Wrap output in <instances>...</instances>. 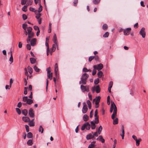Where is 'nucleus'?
<instances>
[{
	"label": "nucleus",
	"mask_w": 148,
	"mask_h": 148,
	"mask_svg": "<svg viewBox=\"0 0 148 148\" xmlns=\"http://www.w3.org/2000/svg\"><path fill=\"white\" fill-rule=\"evenodd\" d=\"M85 124L86 125L85 127L86 129L87 130H89L90 127V125L89 123L87 122L85 123Z\"/></svg>",
	"instance_id": "nucleus-14"
},
{
	"label": "nucleus",
	"mask_w": 148,
	"mask_h": 148,
	"mask_svg": "<svg viewBox=\"0 0 148 148\" xmlns=\"http://www.w3.org/2000/svg\"><path fill=\"white\" fill-rule=\"evenodd\" d=\"M85 125H86L85 124V123H84L82 126L81 129L82 130H84V129L86 128Z\"/></svg>",
	"instance_id": "nucleus-56"
},
{
	"label": "nucleus",
	"mask_w": 148,
	"mask_h": 148,
	"mask_svg": "<svg viewBox=\"0 0 148 148\" xmlns=\"http://www.w3.org/2000/svg\"><path fill=\"white\" fill-rule=\"evenodd\" d=\"M95 123V122H94L93 121L90 122L91 127L92 130H94L95 128L96 125Z\"/></svg>",
	"instance_id": "nucleus-16"
},
{
	"label": "nucleus",
	"mask_w": 148,
	"mask_h": 148,
	"mask_svg": "<svg viewBox=\"0 0 148 148\" xmlns=\"http://www.w3.org/2000/svg\"><path fill=\"white\" fill-rule=\"evenodd\" d=\"M47 73H51V68L50 67H49L47 68Z\"/></svg>",
	"instance_id": "nucleus-57"
},
{
	"label": "nucleus",
	"mask_w": 148,
	"mask_h": 148,
	"mask_svg": "<svg viewBox=\"0 0 148 148\" xmlns=\"http://www.w3.org/2000/svg\"><path fill=\"white\" fill-rule=\"evenodd\" d=\"M45 45L47 47V50H49V44L48 43H47L46 41V42H45Z\"/></svg>",
	"instance_id": "nucleus-55"
},
{
	"label": "nucleus",
	"mask_w": 148,
	"mask_h": 148,
	"mask_svg": "<svg viewBox=\"0 0 148 148\" xmlns=\"http://www.w3.org/2000/svg\"><path fill=\"white\" fill-rule=\"evenodd\" d=\"M95 123H98L99 122V117H95Z\"/></svg>",
	"instance_id": "nucleus-45"
},
{
	"label": "nucleus",
	"mask_w": 148,
	"mask_h": 148,
	"mask_svg": "<svg viewBox=\"0 0 148 148\" xmlns=\"http://www.w3.org/2000/svg\"><path fill=\"white\" fill-rule=\"evenodd\" d=\"M34 29L36 30H38V31L40 30L39 28L37 26H34Z\"/></svg>",
	"instance_id": "nucleus-59"
},
{
	"label": "nucleus",
	"mask_w": 148,
	"mask_h": 148,
	"mask_svg": "<svg viewBox=\"0 0 148 148\" xmlns=\"http://www.w3.org/2000/svg\"><path fill=\"white\" fill-rule=\"evenodd\" d=\"M22 113L23 114L26 116L28 113V111L26 109H24L22 111Z\"/></svg>",
	"instance_id": "nucleus-20"
},
{
	"label": "nucleus",
	"mask_w": 148,
	"mask_h": 148,
	"mask_svg": "<svg viewBox=\"0 0 148 148\" xmlns=\"http://www.w3.org/2000/svg\"><path fill=\"white\" fill-rule=\"evenodd\" d=\"M39 132H41V133L42 134L43 133L44 129L41 126H40L38 129Z\"/></svg>",
	"instance_id": "nucleus-31"
},
{
	"label": "nucleus",
	"mask_w": 148,
	"mask_h": 148,
	"mask_svg": "<svg viewBox=\"0 0 148 148\" xmlns=\"http://www.w3.org/2000/svg\"><path fill=\"white\" fill-rule=\"evenodd\" d=\"M27 144L28 145L31 146L33 144V141L31 139L29 140L27 142Z\"/></svg>",
	"instance_id": "nucleus-21"
},
{
	"label": "nucleus",
	"mask_w": 148,
	"mask_h": 148,
	"mask_svg": "<svg viewBox=\"0 0 148 148\" xmlns=\"http://www.w3.org/2000/svg\"><path fill=\"white\" fill-rule=\"evenodd\" d=\"M113 110V113L111 116V118L112 119H114L115 117L116 116L117 109L114 102H111L110 110V112L112 113Z\"/></svg>",
	"instance_id": "nucleus-1"
},
{
	"label": "nucleus",
	"mask_w": 148,
	"mask_h": 148,
	"mask_svg": "<svg viewBox=\"0 0 148 148\" xmlns=\"http://www.w3.org/2000/svg\"><path fill=\"white\" fill-rule=\"evenodd\" d=\"M56 45L55 44L53 45V47L52 50H53V51H54L56 50Z\"/></svg>",
	"instance_id": "nucleus-54"
},
{
	"label": "nucleus",
	"mask_w": 148,
	"mask_h": 148,
	"mask_svg": "<svg viewBox=\"0 0 148 148\" xmlns=\"http://www.w3.org/2000/svg\"><path fill=\"white\" fill-rule=\"evenodd\" d=\"M141 140V138H139V139L136 140L135 141H136V145L137 146H138L140 144V142Z\"/></svg>",
	"instance_id": "nucleus-33"
},
{
	"label": "nucleus",
	"mask_w": 148,
	"mask_h": 148,
	"mask_svg": "<svg viewBox=\"0 0 148 148\" xmlns=\"http://www.w3.org/2000/svg\"><path fill=\"white\" fill-rule=\"evenodd\" d=\"M108 28V25L106 24H103V25L102 28L104 30Z\"/></svg>",
	"instance_id": "nucleus-39"
},
{
	"label": "nucleus",
	"mask_w": 148,
	"mask_h": 148,
	"mask_svg": "<svg viewBox=\"0 0 148 148\" xmlns=\"http://www.w3.org/2000/svg\"><path fill=\"white\" fill-rule=\"evenodd\" d=\"M131 30V28H127L124 29L123 31L124 34L125 35H128L129 34Z\"/></svg>",
	"instance_id": "nucleus-8"
},
{
	"label": "nucleus",
	"mask_w": 148,
	"mask_h": 148,
	"mask_svg": "<svg viewBox=\"0 0 148 148\" xmlns=\"http://www.w3.org/2000/svg\"><path fill=\"white\" fill-rule=\"evenodd\" d=\"M89 77L88 74L86 73H85L83 74L81 78V80L79 82V84H86L87 83V80Z\"/></svg>",
	"instance_id": "nucleus-2"
},
{
	"label": "nucleus",
	"mask_w": 148,
	"mask_h": 148,
	"mask_svg": "<svg viewBox=\"0 0 148 148\" xmlns=\"http://www.w3.org/2000/svg\"><path fill=\"white\" fill-rule=\"evenodd\" d=\"M39 5H40V7H39L38 11V13H40V12L42 11V7L40 3H39Z\"/></svg>",
	"instance_id": "nucleus-24"
},
{
	"label": "nucleus",
	"mask_w": 148,
	"mask_h": 148,
	"mask_svg": "<svg viewBox=\"0 0 148 148\" xmlns=\"http://www.w3.org/2000/svg\"><path fill=\"white\" fill-rule=\"evenodd\" d=\"M113 84V82L112 81H111L109 82V84L108 86V87L112 88Z\"/></svg>",
	"instance_id": "nucleus-48"
},
{
	"label": "nucleus",
	"mask_w": 148,
	"mask_h": 148,
	"mask_svg": "<svg viewBox=\"0 0 148 148\" xmlns=\"http://www.w3.org/2000/svg\"><path fill=\"white\" fill-rule=\"evenodd\" d=\"M34 69L36 72H39L40 71V69L38 68L36 66H34Z\"/></svg>",
	"instance_id": "nucleus-35"
},
{
	"label": "nucleus",
	"mask_w": 148,
	"mask_h": 148,
	"mask_svg": "<svg viewBox=\"0 0 148 148\" xmlns=\"http://www.w3.org/2000/svg\"><path fill=\"white\" fill-rule=\"evenodd\" d=\"M23 18L24 20H26L27 18V16L25 14H23L22 15Z\"/></svg>",
	"instance_id": "nucleus-49"
},
{
	"label": "nucleus",
	"mask_w": 148,
	"mask_h": 148,
	"mask_svg": "<svg viewBox=\"0 0 148 148\" xmlns=\"http://www.w3.org/2000/svg\"><path fill=\"white\" fill-rule=\"evenodd\" d=\"M78 0H75L73 1L74 5L75 6L77 5V3Z\"/></svg>",
	"instance_id": "nucleus-63"
},
{
	"label": "nucleus",
	"mask_w": 148,
	"mask_h": 148,
	"mask_svg": "<svg viewBox=\"0 0 148 148\" xmlns=\"http://www.w3.org/2000/svg\"><path fill=\"white\" fill-rule=\"evenodd\" d=\"M25 127L26 129V132H28L29 131V126L27 125H25Z\"/></svg>",
	"instance_id": "nucleus-50"
},
{
	"label": "nucleus",
	"mask_w": 148,
	"mask_h": 148,
	"mask_svg": "<svg viewBox=\"0 0 148 148\" xmlns=\"http://www.w3.org/2000/svg\"><path fill=\"white\" fill-rule=\"evenodd\" d=\"M27 68L28 71V72L30 74H31L32 73L33 71L32 68L30 67L29 66H28Z\"/></svg>",
	"instance_id": "nucleus-18"
},
{
	"label": "nucleus",
	"mask_w": 148,
	"mask_h": 148,
	"mask_svg": "<svg viewBox=\"0 0 148 148\" xmlns=\"http://www.w3.org/2000/svg\"><path fill=\"white\" fill-rule=\"evenodd\" d=\"M109 33L108 32H106L103 35V37L104 38L108 37V36Z\"/></svg>",
	"instance_id": "nucleus-44"
},
{
	"label": "nucleus",
	"mask_w": 148,
	"mask_h": 148,
	"mask_svg": "<svg viewBox=\"0 0 148 148\" xmlns=\"http://www.w3.org/2000/svg\"><path fill=\"white\" fill-rule=\"evenodd\" d=\"M27 2V0H21V4L22 5H25Z\"/></svg>",
	"instance_id": "nucleus-51"
},
{
	"label": "nucleus",
	"mask_w": 148,
	"mask_h": 148,
	"mask_svg": "<svg viewBox=\"0 0 148 148\" xmlns=\"http://www.w3.org/2000/svg\"><path fill=\"white\" fill-rule=\"evenodd\" d=\"M94 56H91L89 57V62H91L93 59H94Z\"/></svg>",
	"instance_id": "nucleus-53"
},
{
	"label": "nucleus",
	"mask_w": 148,
	"mask_h": 148,
	"mask_svg": "<svg viewBox=\"0 0 148 148\" xmlns=\"http://www.w3.org/2000/svg\"><path fill=\"white\" fill-rule=\"evenodd\" d=\"M94 83L95 84H98L99 82V78H97L95 79L94 80Z\"/></svg>",
	"instance_id": "nucleus-42"
},
{
	"label": "nucleus",
	"mask_w": 148,
	"mask_h": 148,
	"mask_svg": "<svg viewBox=\"0 0 148 148\" xmlns=\"http://www.w3.org/2000/svg\"><path fill=\"white\" fill-rule=\"evenodd\" d=\"M83 107L82 110V112L83 113H85L87 111L88 109L87 107V106L85 102H84L83 103Z\"/></svg>",
	"instance_id": "nucleus-7"
},
{
	"label": "nucleus",
	"mask_w": 148,
	"mask_h": 148,
	"mask_svg": "<svg viewBox=\"0 0 148 148\" xmlns=\"http://www.w3.org/2000/svg\"><path fill=\"white\" fill-rule=\"evenodd\" d=\"M95 146V145L94 144H91L89 145L88 148H93Z\"/></svg>",
	"instance_id": "nucleus-52"
},
{
	"label": "nucleus",
	"mask_w": 148,
	"mask_h": 148,
	"mask_svg": "<svg viewBox=\"0 0 148 148\" xmlns=\"http://www.w3.org/2000/svg\"><path fill=\"white\" fill-rule=\"evenodd\" d=\"M83 84L81 85L80 86V88L82 91V92H84L85 91L88 92L89 91V86L88 85H86L84 86Z\"/></svg>",
	"instance_id": "nucleus-3"
},
{
	"label": "nucleus",
	"mask_w": 148,
	"mask_h": 148,
	"mask_svg": "<svg viewBox=\"0 0 148 148\" xmlns=\"http://www.w3.org/2000/svg\"><path fill=\"white\" fill-rule=\"evenodd\" d=\"M33 103V100L31 99H28L27 102V103L29 105H31Z\"/></svg>",
	"instance_id": "nucleus-22"
},
{
	"label": "nucleus",
	"mask_w": 148,
	"mask_h": 148,
	"mask_svg": "<svg viewBox=\"0 0 148 148\" xmlns=\"http://www.w3.org/2000/svg\"><path fill=\"white\" fill-rule=\"evenodd\" d=\"M30 60L31 63L32 64H34L35 63L36 61V59L34 58H30Z\"/></svg>",
	"instance_id": "nucleus-23"
},
{
	"label": "nucleus",
	"mask_w": 148,
	"mask_h": 148,
	"mask_svg": "<svg viewBox=\"0 0 148 148\" xmlns=\"http://www.w3.org/2000/svg\"><path fill=\"white\" fill-rule=\"evenodd\" d=\"M100 0H93V3L94 4L97 5L100 2Z\"/></svg>",
	"instance_id": "nucleus-32"
},
{
	"label": "nucleus",
	"mask_w": 148,
	"mask_h": 148,
	"mask_svg": "<svg viewBox=\"0 0 148 148\" xmlns=\"http://www.w3.org/2000/svg\"><path fill=\"white\" fill-rule=\"evenodd\" d=\"M22 119L25 122H28L30 121L29 118L27 116H23L22 118Z\"/></svg>",
	"instance_id": "nucleus-10"
},
{
	"label": "nucleus",
	"mask_w": 148,
	"mask_h": 148,
	"mask_svg": "<svg viewBox=\"0 0 148 148\" xmlns=\"http://www.w3.org/2000/svg\"><path fill=\"white\" fill-rule=\"evenodd\" d=\"M118 123V118H116L115 119H114L113 124L114 125L117 124Z\"/></svg>",
	"instance_id": "nucleus-29"
},
{
	"label": "nucleus",
	"mask_w": 148,
	"mask_h": 148,
	"mask_svg": "<svg viewBox=\"0 0 148 148\" xmlns=\"http://www.w3.org/2000/svg\"><path fill=\"white\" fill-rule=\"evenodd\" d=\"M103 74V72L101 71H99L97 73V75L99 77L101 78V77Z\"/></svg>",
	"instance_id": "nucleus-25"
},
{
	"label": "nucleus",
	"mask_w": 148,
	"mask_h": 148,
	"mask_svg": "<svg viewBox=\"0 0 148 148\" xmlns=\"http://www.w3.org/2000/svg\"><path fill=\"white\" fill-rule=\"evenodd\" d=\"M97 140H99L101 141L102 143H103L105 142L104 139L103 138L102 136H99L96 139Z\"/></svg>",
	"instance_id": "nucleus-12"
},
{
	"label": "nucleus",
	"mask_w": 148,
	"mask_h": 148,
	"mask_svg": "<svg viewBox=\"0 0 148 148\" xmlns=\"http://www.w3.org/2000/svg\"><path fill=\"white\" fill-rule=\"evenodd\" d=\"M53 40L54 44H55L56 45H57V38L56 36V34H55L53 35Z\"/></svg>",
	"instance_id": "nucleus-13"
},
{
	"label": "nucleus",
	"mask_w": 148,
	"mask_h": 148,
	"mask_svg": "<svg viewBox=\"0 0 148 148\" xmlns=\"http://www.w3.org/2000/svg\"><path fill=\"white\" fill-rule=\"evenodd\" d=\"M52 73H47V77L48 78H50V77H52Z\"/></svg>",
	"instance_id": "nucleus-46"
},
{
	"label": "nucleus",
	"mask_w": 148,
	"mask_h": 148,
	"mask_svg": "<svg viewBox=\"0 0 148 148\" xmlns=\"http://www.w3.org/2000/svg\"><path fill=\"white\" fill-rule=\"evenodd\" d=\"M28 99L27 96L23 97V101L24 102H27Z\"/></svg>",
	"instance_id": "nucleus-43"
},
{
	"label": "nucleus",
	"mask_w": 148,
	"mask_h": 148,
	"mask_svg": "<svg viewBox=\"0 0 148 148\" xmlns=\"http://www.w3.org/2000/svg\"><path fill=\"white\" fill-rule=\"evenodd\" d=\"M16 110L17 112V113H18V114H21V112L20 110L18 108H16Z\"/></svg>",
	"instance_id": "nucleus-47"
},
{
	"label": "nucleus",
	"mask_w": 148,
	"mask_h": 148,
	"mask_svg": "<svg viewBox=\"0 0 148 148\" xmlns=\"http://www.w3.org/2000/svg\"><path fill=\"white\" fill-rule=\"evenodd\" d=\"M95 91L97 93L100 92V89L99 87V85L95 87Z\"/></svg>",
	"instance_id": "nucleus-19"
},
{
	"label": "nucleus",
	"mask_w": 148,
	"mask_h": 148,
	"mask_svg": "<svg viewBox=\"0 0 148 148\" xmlns=\"http://www.w3.org/2000/svg\"><path fill=\"white\" fill-rule=\"evenodd\" d=\"M93 138V135L90 133L86 136V138L87 140H89Z\"/></svg>",
	"instance_id": "nucleus-15"
},
{
	"label": "nucleus",
	"mask_w": 148,
	"mask_h": 148,
	"mask_svg": "<svg viewBox=\"0 0 148 148\" xmlns=\"http://www.w3.org/2000/svg\"><path fill=\"white\" fill-rule=\"evenodd\" d=\"M36 39L35 38L33 39L32 40H30V44L32 46H34L36 44Z\"/></svg>",
	"instance_id": "nucleus-11"
},
{
	"label": "nucleus",
	"mask_w": 148,
	"mask_h": 148,
	"mask_svg": "<svg viewBox=\"0 0 148 148\" xmlns=\"http://www.w3.org/2000/svg\"><path fill=\"white\" fill-rule=\"evenodd\" d=\"M139 34L142 36L143 38H145L146 35L145 28L144 27H142L139 32Z\"/></svg>",
	"instance_id": "nucleus-5"
},
{
	"label": "nucleus",
	"mask_w": 148,
	"mask_h": 148,
	"mask_svg": "<svg viewBox=\"0 0 148 148\" xmlns=\"http://www.w3.org/2000/svg\"><path fill=\"white\" fill-rule=\"evenodd\" d=\"M27 25L25 24L24 23L23 24L22 27L25 30H26L27 28Z\"/></svg>",
	"instance_id": "nucleus-37"
},
{
	"label": "nucleus",
	"mask_w": 148,
	"mask_h": 148,
	"mask_svg": "<svg viewBox=\"0 0 148 148\" xmlns=\"http://www.w3.org/2000/svg\"><path fill=\"white\" fill-rule=\"evenodd\" d=\"M32 27H27V31L28 32V33L32 32Z\"/></svg>",
	"instance_id": "nucleus-36"
},
{
	"label": "nucleus",
	"mask_w": 148,
	"mask_h": 148,
	"mask_svg": "<svg viewBox=\"0 0 148 148\" xmlns=\"http://www.w3.org/2000/svg\"><path fill=\"white\" fill-rule=\"evenodd\" d=\"M27 5H31L33 3L32 0H27Z\"/></svg>",
	"instance_id": "nucleus-26"
},
{
	"label": "nucleus",
	"mask_w": 148,
	"mask_h": 148,
	"mask_svg": "<svg viewBox=\"0 0 148 148\" xmlns=\"http://www.w3.org/2000/svg\"><path fill=\"white\" fill-rule=\"evenodd\" d=\"M10 52H11V56L9 59V61L11 62V63L10 64H11L12 62H13V58L12 55V52L11 51Z\"/></svg>",
	"instance_id": "nucleus-30"
},
{
	"label": "nucleus",
	"mask_w": 148,
	"mask_h": 148,
	"mask_svg": "<svg viewBox=\"0 0 148 148\" xmlns=\"http://www.w3.org/2000/svg\"><path fill=\"white\" fill-rule=\"evenodd\" d=\"M29 125L30 127L34 126V123L33 122L29 121Z\"/></svg>",
	"instance_id": "nucleus-41"
},
{
	"label": "nucleus",
	"mask_w": 148,
	"mask_h": 148,
	"mask_svg": "<svg viewBox=\"0 0 148 148\" xmlns=\"http://www.w3.org/2000/svg\"><path fill=\"white\" fill-rule=\"evenodd\" d=\"M89 119V117L86 114H84L83 116V120L85 121H87Z\"/></svg>",
	"instance_id": "nucleus-17"
},
{
	"label": "nucleus",
	"mask_w": 148,
	"mask_h": 148,
	"mask_svg": "<svg viewBox=\"0 0 148 148\" xmlns=\"http://www.w3.org/2000/svg\"><path fill=\"white\" fill-rule=\"evenodd\" d=\"M34 34V33L33 32L28 33V37L27 40V43H28L30 42L31 38L33 37Z\"/></svg>",
	"instance_id": "nucleus-6"
},
{
	"label": "nucleus",
	"mask_w": 148,
	"mask_h": 148,
	"mask_svg": "<svg viewBox=\"0 0 148 148\" xmlns=\"http://www.w3.org/2000/svg\"><path fill=\"white\" fill-rule=\"evenodd\" d=\"M94 59L96 61H98L99 60V58L98 56H94Z\"/></svg>",
	"instance_id": "nucleus-62"
},
{
	"label": "nucleus",
	"mask_w": 148,
	"mask_h": 148,
	"mask_svg": "<svg viewBox=\"0 0 148 148\" xmlns=\"http://www.w3.org/2000/svg\"><path fill=\"white\" fill-rule=\"evenodd\" d=\"M134 27L135 28H137L138 27V23H135L134 25Z\"/></svg>",
	"instance_id": "nucleus-64"
},
{
	"label": "nucleus",
	"mask_w": 148,
	"mask_h": 148,
	"mask_svg": "<svg viewBox=\"0 0 148 148\" xmlns=\"http://www.w3.org/2000/svg\"><path fill=\"white\" fill-rule=\"evenodd\" d=\"M22 10L23 11L26 12L27 11V7L26 5L24 6L22 8Z\"/></svg>",
	"instance_id": "nucleus-34"
},
{
	"label": "nucleus",
	"mask_w": 148,
	"mask_h": 148,
	"mask_svg": "<svg viewBox=\"0 0 148 148\" xmlns=\"http://www.w3.org/2000/svg\"><path fill=\"white\" fill-rule=\"evenodd\" d=\"M13 83V80H12V79L11 78L10 79V88H8L9 89H10V88H11L12 84Z\"/></svg>",
	"instance_id": "nucleus-40"
},
{
	"label": "nucleus",
	"mask_w": 148,
	"mask_h": 148,
	"mask_svg": "<svg viewBox=\"0 0 148 148\" xmlns=\"http://www.w3.org/2000/svg\"><path fill=\"white\" fill-rule=\"evenodd\" d=\"M36 18L38 19H39L40 18L41 16V14L40 13H37L36 12Z\"/></svg>",
	"instance_id": "nucleus-27"
},
{
	"label": "nucleus",
	"mask_w": 148,
	"mask_h": 148,
	"mask_svg": "<svg viewBox=\"0 0 148 148\" xmlns=\"http://www.w3.org/2000/svg\"><path fill=\"white\" fill-rule=\"evenodd\" d=\"M29 10L31 11L35 12V13L37 12V10L36 9L32 7H30L29 8Z\"/></svg>",
	"instance_id": "nucleus-38"
},
{
	"label": "nucleus",
	"mask_w": 148,
	"mask_h": 148,
	"mask_svg": "<svg viewBox=\"0 0 148 148\" xmlns=\"http://www.w3.org/2000/svg\"><path fill=\"white\" fill-rule=\"evenodd\" d=\"M27 136L28 138H32L33 136L32 134L30 132H29L27 134Z\"/></svg>",
	"instance_id": "nucleus-28"
},
{
	"label": "nucleus",
	"mask_w": 148,
	"mask_h": 148,
	"mask_svg": "<svg viewBox=\"0 0 148 148\" xmlns=\"http://www.w3.org/2000/svg\"><path fill=\"white\" fill-rule=\"evenodd\" d=\"M22 104V103L20 102L18 103L17 107L18 108H20Z\"/></svg>",
	"instance_id": "nucleus-61"
},
{
	"label": "nucleus",
	"mask_w": 148,
	"mask_h": 148,
	"mask_svg": "<svg viewBox=\"0 0 148 148\" xmlns=\"http://www.w3.org/2000/svg\"><path fill=\"white\" fill-rule=\"evenodd\" d=\"M103 65L101 63H100L97 65H94L93 66V68L96 69L98 71L101 69L103 68Z\"/></svg>",
	"instance_id": "nucleus-4"
},
{
	"label": "nucleus",
	"mask_w": 148,
	"mask_h": 148,
	"mask_svg": "<svg viewBox=\"0 0 148 148\" xmlns=\"http://www.w3.org/2000/svg\"><path fill=\"white\" fill-rule=\"evenodd\" d=\"M96 69H94L93 70V72L92 73V75H94L96 74L97 72V71L96 70Z\"/></svg>",
	"instance_id": "nucleus-60"
},
{
	"label": "nucleus",
	"mask_w": 148,
	"mask_h": 148,
	"mask_svg": "<svg viewBox=\"0 0 148 148\" xmlns=\"http://www.w3.org/2000/svg\"><path fill=\"white\" fill-rule=\"evenodd\" d=\"M29 114L30 117L33 118L34 116V110L33 109L31 108L29 111Z\"/></svg>",
	"instance_id": "nucleus-9"
},
{
	"label": "nucleus",
	"mask_w": 148,
	"mask_h": 148,
	"mask_svg": "<svg viewBox=\"0 0 148 148\" xmlns=\"http://www.w3.org/2000/svg\"><path fill=\"white\" fill-rule=\"evenodd\" d=\"M27 49L28 50H30L31 49V46L30 44H27Z\"/></svg>",
	"instance_id": "nucleus-58"
}]
</instances>
